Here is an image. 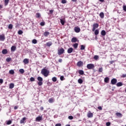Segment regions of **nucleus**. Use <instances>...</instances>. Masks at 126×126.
<instances>
[{"mask_svg": "<svg viewBox=\"0 0 126 126\" xmlns=\"http://www.w3.org/2000/svg\"><path fill=\"white\" fill-rule=\"evenodd\" d=\"M98 59H99V56L98 55H95L94 57V59L95 60V61H97V60H98Z\"/></svg>", "mask_w": 126, "mask_h": 126, "instance_id": "33", "label": "nucleus"}, {"mask_svg": "<svg viewBox=\"0 0 126 126\" xmlns=\"http://www.w3.org/2000/svg\"><path fill=\"white\" fill-rule=\"evenodd\" d=\"M74 30L76 32V33H79V32H80V28L75 27Z\"/></svg>", "mask_w": 126, "mask_h": 126, "instance_id": "7", "label": "nucleus"}, {"mask_svg": "<svg viewBox=\"0 0 126 126\" xmlns=\"http://www.w3.org/2000/svg\"><path fill=\"white\" fill-rule=\"evenodd\" d=\"M10 61H11V58H7L6 59V61L7 62V63H9V62H10Z\"/></svg>", "mask_w": 126, "mask_h": 126, "instance_id": "42", "label": "nucleus"}, {"mask_svg": "<svg viewBox=\"0 0 126 126\" xmlns=\"http://www.w3.org/2000/svg\"><path fill=\"white\" fill-rule=\"evenodd\" d=\"M78 83H79L80 84H82V83H83V80H82V79H79L78 80Z\"/></svg>", "mask_w": 126, "mask_h": 126, "instance_id": "30", "label": "nucleus"}, {"mask_svg": "<svg viewBox=\"0 0 126 126\" xmlns=\"http://www.w3.org/2000/svg\"><path fill=\"white\" fill-rule=\"evenodd\" d=\"M32 44H37V40L36 39H33L32 40Z\"/></svg>", "mask_w": 126, "mask_h": 126, "instance_id": "43", "label": "nucleus"}, {"mask_svg": "<svg viewBox=\"0 0 126 126\" xmlns=\"http://www.w3.org/2000/svg\"><path fill=\"white\" fill-rule=\"evenodd\" d=\"M123 10L126 12V5L123 6Z\"/></svg>", "mask_w": 126, "mask_h": 126, "instance_id": "49", "label": "nucleus"}, {"mask_svg": "<svg viewBox=\"0 0 126 126\" xmlns=\"http://www.w3.org/2000/svg\"><path fill=\"white\" fill-rule=\"evenodd\" d=\"M37 80L39 81L37 83L38 86H42L43 85V78L39 76L37 77Z\"/></svg>", "mask_w": 126, "mask_h": 126, "instance_id": "2", "label": "nucleus"}, {"mask_svg": "<svg viewBox=\"0 0 126 126\" xmlns=\"http://www.w3.org/2000/svg\"><path fill=\"white\" fill-rule=\"evenodd\" d=\"M7 53H8V51H7V50L6 49H3L2 50V54H3V55H6Z\"/></svg>", "mask_w": 126, "mask_h": 126, "instance_id": "20", "label": "nucleus"}, {"mask_svg": "<svg viewBox=\"0 0 126 126\" xmlns=\"http://www.w3.org/2000/svg\"><path fill=\"white\" fill-rule=\"evenodd\" d=\"M72 52H73V48L71 47V48H69L68 49V50H67L68 54H71V53H72Z\"/></svg>", "mask_w": 126, "mask_h": 126, "instance_id": "10", "label": "nucleus"}, {"mask_svg": "<svg viewBox=\"0 0 126 126\" xmlns=\"http://www.w3.org/2000/svg\"><path fill=\"white\" fill-rule=\"evenodd\" d=\"M36 18H40L41 17V14L40 13H37L36 14Z\"/></svg>", "mask_w": 126, "mask_h": 126, "instance_id": "29", "label": "nucleus"}, {"mask_svg": "<svg viewBox=\"0 0 126 126\" xmlns=\"http://www.w3.org/2000/svg\"><path fill=\"white\" fill-rule=\"evenodd\" d=\"M116 115L117 116V117H119L120 118H122V117H123V114H122V113H119V112H117L116 113Z\"/></svg>", "mask_w": 126, "mask_h": 126, "instance_id": "22", "label": "nucleus"}, {"mask_svg": "<svg viewBox=\"0 0 126 126\" xmlns=\"http://www.w3.org/2000/svg\"><path fill=\"white\" fill-rule=\"evenodd\" d=\"M81 50H85V46L83 45H81Z\"/></svg>", "mask_w": 126, "mask_h": 126, "instance_id": "44", "label": "nucleus"}, {"mask_svg": "<svg viewBox=\"0 0 126 126\" xmlns=\"http://www.w3.org/2000/svg\"><path fill=\"white\" fill-rule=\"evenodd\" d=\"M99 0V1H101V2H103L104 0Z\"/></svg>", "mask_w": 126, "mask_h": 126, "instance_id": "63", "label": "nucleus"}, {"mask_svg": "<svg viewBox=\"0 0 126 126\" xmlns=\"http://www.w3.org/2000/svg\"><path fill=\"white\" fill-rule=\"evenodd\" d=\"M103 71V68L100 67L98 69V72H102Z\"/></svg>", "mask_w": 126, "mask_h": 126, "instance_id": "45", "label": "nucleus"}, {"mask_svg": "<svg viewBox=\"0 0 126 126\" xmlns=\"http://www.w3.org/2000/svg\"><path fill=\"white\" fill-rule=\"evenodd\" d=\"M60 22L62 25H64V23H65V21L63 19H60Z\"/></svg>", "mask_w": 126, "mask_h": 126, "instance_id": "24", "label": "nucleus"}, {"mask_svg": "<svg viewBox=\"0 0 126 126\" xmlns=\"http://www.w3.org/2000/svg\"><path fill=\"white\" fill-rule=\"evenodd\" d=\"M14 110H17V109H18V107L17 106H15L14 108Z\"/></svg>", "mask_w": 126, "mask_h": 126, "instance_id": "60", "label": "nucleus"}, {"mask_svg": "<svg viewBox=\"0 0 126 126\" xmlns=\"http://www.w3.org/2000/svg\"><path fill=\"white\" fill-rule=\"evenodd\" d=\"M77 0H71V1H73L74 2H76Z\"/></svg>", "mask_w": 126, "mask_h": 126, "instance_id": "61", "label": "nucleus"}, {"mask_svg": "<svg viewBox=\"0 0 126 126\" xmlns=\"http://www.w3.org/2000/svg\"><path fill=\"white\" fill-rule=\"evenodd\" d=\"M59 63H62L63 62V59H60L58 60Z\"/></svg>", "mask_w": 126, "mask_h": 126, "instance_id": "55", "label": "nucleus"}, {"mask_svg": "<svg viewBox=\"0 0 126 126\" xmlns=\"http://www.w3.org/2000/svg\"><path fill=\"white\" fill-rule=\"evenodd\" d=\"M11 123H12V121H11V120H8L6 121V125H11Z\"/></svg>", "mask_w": 126, "mask_h": 126, "instance_id": "37", "label": "nucleus"}, {"mask_svg": "<svg viewBox=\"0 0 126 126\" xmlns=\"http://www.w3.org/2000/svg\"><path fill=\"white\" fill-rule=\"evenodd\" d=\"M65 126H70V125H66Z\"/></svg>", "mask_w": 126, "mask_h": 126, "instance_id": "64", "label": "nucleus"}, {"mask_svg": "<svg viewBox=\"0 0 126 126\" xmlns=\"http://www.w3.org/2000/svg\"><path fill=\"white\" fill-rule=\"evenodd\" d=\"M0 83L1 84H2V83H3V80H2V79H0Z\"/></svg>", "mask_w": 126, "mask_h": 126, "instance_id": "53", "label": "nucleus"}, {"mask_svg": "<svg viewBox=\"0 0 126 126\" xmlns=\"http://www.w3.org/2000/svg\"><path fill=\"white\" fill-rule=\"evenodd\" d=\"M117 87H120L121 86H123V85H124V84H123V83L120 82L117 83L116 84Z\"/></svg>", "mask_w": 126, "mask_h": 126, "instance_id": "19", "label": "nucleus"}, {"mask_svg": "<svg viewBox=\"0 0 126 126\" xmlns=\"http://www.w3.org/2000/svg\"><path fill=\"white\" fill-rule=\"evenodd\" d=\"M77 65L78 66H81V65H83V62H81V61H79L77 63Z\"/></svg>", "mask_w": 126, "mask_h": 126, "instance_id": "14", "label": "nucleus"}, {"mask_svg": "<svg viewBox=\"0 0 126 126\" xmlns=\"http://www.w3.org/2000/svg\"><path fill=\"white\" fill-rule=\"evenodd\" d=\"M60 80L63 81V80H64V77L63 76H61L60 77Z\"/></svg>", "mask_w": 126, "mask_h": 126, "instance_id": "46", "label": "nucleus"}, {"mask_svg": "<svg viewBox=\"0 0 126 126\" xmlns=\"http://www.w3.org/2000/svg\"><path fill=\"white\" fill-rule=\"evenodd\" d=\"M42 116H38L36 118L35 121L36 122H40L42 121Z\"/></svg>", "mask_w": 126, "mask_h": 126, "instance_id": "8", "label": "nucleus"}, {"mask_svg": "<svg viewBox=\"0 0 126 126\" xmlns=\"http://www.w3.org/2000/svg\"><path fill=\"white\" fill-rule=\"evenodd\" d=\"M9 73L10 74H14V70H9Z\"/></svg>", "mask_w": 126, "mask_h": 126, "instance_id": "38", "label": "nucleus"}, {"mask_svg": "<svg viewBox=\"0 0 126 126\" xmlns=\"http://www.w3.org/2000/svg\"><path fill=\"white\" fill-rule=\"evenodd\" d=\"M5 39V37H4V35H0V41H4Z\"/></svg>", "mask_w": 126, "mask_h": 126, "instance_id": "17", "label": "nucleus"}, {"mask_svg": "<svg viewBox=\"0 0 126 126\" xmlns=\"http://www.w3.org/2000/svg\"><path fill=\"white\" fill-rule=\"evenodd\" d=\"M23 63H25V64H27L29 63V59H25L23 60Z\"/></svg>", "mask_w": 126, "mask_h": 126, "instance_id": "9", "label": "nucleus"}, {"mask_svg": "<svg viewBox=\"0 0 126 126\" xmlns=\"http://www.w3.org/2000/svg\"><path fill=\"white\" fill-rule=\"evenodd\" d=\"M109 81H110V78L108 77H106L104 78V82L105 83H109Z\"/></svg>", "mask_w": 126, "mask_h": 126, "instance_id": "12", "label": "nucleus"}, {"mask_svg": "<svg viewBox=\"0 0 126 126\" xmlns=\"http://www.w3.org/2000/svg\"><path fill=\"white\" fill-rule=\"evenodd\" d=\"M40 25L41 26H44V25H45V22H42L40 23Z\"/></svg>", "mask_w": 126, "mask_h": 126, "instance_id": "52", "label": "nucleus"}, {"mask_svg": "<svg viewBox=\"0 0 126 126\" xmlns=\"http://www.w3.org/2000/svg\"><path fill=\"white\" fill-rule=\"evenodd\" d=\"M16 51V46H12L11 47V52H15Z\"/></svg>", "mask_w": 126, "mask_h": 126, "instance_id": "11", "label": "nucleus"}, {"mask_svg": "<svg viewBox=\"0 0 126 126\" xmlns=\"http://www.w3.org/2000/svg\"><path fill=\"white\" fill-rule=\"evenodd\" d=\"M30 81H31L32 82H33L34 81H35V78L32 77L30 78Z\"/></svg>", "mask_w": 126, "mask_h": 126, "instance_id": "40", "label": "nucleus"}, {"mask_svg": "<svg viewBox=\"0 0 126 126\" xmlns=\"http://www.w3.org/2000/svg\"><path fill=\"white\" fill-rule=\"evenodd\" d=\"M48 35H50V32H44V36H45V37H48Z\"/></svg>", "mask_w": 126, "mask_h": 126, "instance_id": "23", "label": "nucleus"}, {"mask_svg": "<svg viewBox=\"0 0 126 126\" xmlns=\"http://www.w3.org/2000/svg\"><path fill=\"white\" fill-rule=\"evenodd\" d=\"M78 73L80 75H83V74H84V71L83 70L79 69L78 70Z\"/></svg>", "mask_w": 126, "mask_h": 126, "instance_id": "18", "label": "nucleus"}, {"mask_svg": "<svg viewBox=\"0 0 126 126\" xmlns=\"http://www.w3.org/2000/svg\"><path fill=\"white\" fill-rule=\"evenodd\" d=\"M101 36H106V31L105 30H102L100 33Z\"/></svg>", "mask_w": 126, "mask_h": 126, "instance_id": "16", "label": "nucleus"}, {"mask_svg": "<svg viewBox=\"0 0 126 126\" xmlns=\"http://www.w3.org/2000/svg\"><path fill=\"white\" fill-rule=\"evenodd\" d=\"M97 108H98V110H100V111H101L102 110V107H101V106H98Z\"/></svg>", "mask_w": 126, "mask_h": 126, "instance_id": "57", "label": "nucleus"}, {"mask_svg": "<svg viewBox=\"0 0 126 126\" xmlns=\"http://www.w3.org/2000/svg\"><path fill=\"white\" fill-rule=\"evenodd\" d=\"M55 126H62V124H56Z\"/></svg>", "mask_w": 126, "mask_h": 126, "instance_id": "56", "label": "nucleus"}, {"mask_svg": "<svg viewBox=\"0 0 126 126\" xmlns=\"http://www.w3.org/2000/svg\"><path fill=\"white\" fill-rule=\"evenodd\" d=\"M99 27V24L95 23L94 24L93 26V31H95L96 28H98Z\"/></svg>", "mask_w": 126, "mask_h": 126, "instance_id": "6", "label": "nucleus"}, {"mask_svg": "<svg viewBox=\"0 0 126 126\" xmlns=\"http://www.w3.org/2000/svg\"><path fill=\"white\" fill-rule=\"evenodd\" d=\"M94 31V35H98V34H99V30H95Z\"/></svg>", "mask_w": 126, "mask_h": 126, "instance_id": "35", "label": "nucleus"}, {"mask_svg": "<svg viewBox=\"0 0 126 126\" xmlns=\"http://www.w3.org/2000/svg\"><path fill=\"white\" fill-rule=\"evenodd\" d=\"M87 67L88 69H93V68L95 67V66L94 65V64L90 63L87 65Z\"/></svg>", "mask_w": 126, "mask_h": 126, "instance_id": "3", "label": "nucleus"}, {"mask_svg": "<svg viewBox=\"0 0 126 126\" xmlns=\"http://www.w3.org/2000/svg\"><path fill=\"white\" fill-rule=\"evenodd\" d=\"M118 82V80L116 78H113L111 81V83L112 85H115Z\"/></svg>", "mask_w": 126, "mask_h": 126, "instance_id": "5", "label": "nucleus"}, {"mask_svg": "<svg viewBox=\"0 0 126 126\" xmlns=\"http://www.w3.org/2000/svg\"><path fill=\"white\" fill-rule=\"evenodd\" d=\"M52 81H53V82H56V81H57V77H53L52 78Z\"/></svg>", "mask_w": 126, "mask_h": 126, "instance_id": "36", "label": "nucleus"}, {"mask_svg": "<svg viewBox=\"0 0 126 126\" xmlns=\"http://www.w3.org/2000/svg\"><path fill=\"white\" fill-rule=\"evenodd\" d=\"M1 8H2V5H0V9H1Z\"/></svg>", "mask_w": 126, "mask_h": 126, "instance_id": "62", "label": "nucleus"}, {"mask_svg": "<svg viewBox=\"0 0 126 126\" xmlns=\"http://www.w3.org/2000/svg\"><path fill=\"white\" fill-rule=\"evenodd\" d=\"M87 117H88V118H93V113H92L91 112L88 113Z\"/></svg>", "mask_w": 126, "mask_h": 126, "instance_id": "15", "label": "nucleus"}, {"mask_svg": "<svg viewBox=\"0 0 126 126\" xmlns=\"http://www.w3.org/2000/svg\"><path fill=\"white\" fill-rule=\"evenodd\" d=\"M13 27V26L11 24H9L8 26V29H11H11H12Z\"/></svg>", "mask_w": 126, "mask_h": 126, "instance_id": "31", "label": "nucleus"}, {"mask_svg": "<svg viewBox=\"0 0 126 126\" xmlns=\"http://www.w3.org/2000/svg\"><path fill=\"white\" fill-rule=\"evenodd\" d=\"M64 54V49L63 48H61L58 51V54L60 56V55H63Z\"/></svg>", "mask_w": 126, "mask_h": 126, "instance_id": "4", "label": "nucleus"}, {"mask_svg": "<svg viewBox=\"0 0 126 126\" xmlns=\"http://www.w3.org/2000/svg\"><path fill=\"white\" fill-rule=\"evenodd\" d=\"M49 73H50V71L46 68H43L41 70V74H42L45 77H47L49 75Z\"/></svg>", "mask_w": 126, "mask_h": 126, "instance_id": "1", "label": "nucleus"}, {"mask_svg": "<svg viewBox=\"0 0 126 126\" xmlns=\"http://www.w3.org/2000/svg\"><path fill=\"white\" fill-rule=\"evenodd\" d=\"M106 126H111V123H110V122H107V123H106Z\"/></svg>", "mask_w": 126, "mask_h": 126, "instance_id": "48", "label": "nucleus"}, {"mask_svg": "<svg viewBox=\"0 0 126 126\" xmlns=\"http://www.w3.org/2000/svg\"><path fill=\"white\" fill-rule=\"evenodd\" d=\"M73 47L75 49H76L78 47V43H74L73 44Z\"/></svg>", "mask_w": 126, "mask_h": 126, "instance_id": "41", "label": "nucleus"}, {"mask_svg": "<svg viewBox=\"0 0 126 126\" xmlns=\"http://www.w3.org/2000/svg\"><path fill=\"white\" fill-rule=\"evenodd\" d=\"M52 45V42H48L46 43V46H47V47H51Z\"/></svg>", "mask_w": 126, "mask_h": 126, "instance_id": "27", "label": "nucleus"}, {"mask_svg": "<svg viewBox=\"0 0 126 126\" xmlns=\"http://www.w3.org/2000/svg\"><path fill=\"white\" fill-rule=\"evenodd\" d=\"M68 119H69V120H73V117L72 116H68Z\"/></svg>", "mask_w": 126, "mask_h": 126, "instance_id": "47", "label": "nucleus"}, {"mask_svg": "<svg viewBox=\"0 0 126 126\" xmlns=\"http://www.w3.org/2000/svg\"><path fill=\"white\" fill-rule=\"evenodd\" d=\"M14 87V84L13 83H10L9 85V89H12Z\"/></svg>", "mask_w": 126, "mask_h": 126, "instance_id": "26", "label": "nucleus"}, {"mask_svg": "<svg viewBox=\"0 0 126 126\" xmlns=\"http://www.w3.org/2000/svg\"><path fill=\"white\" fill-rule=\"evenodd\" d=\"M49 103H54V99L53 98H51L48 100Z\"/></svg>", "mask_w": 126, "mask_h": 126, "instance_id": "32", "label": "nucleus"}, {"mask_svg": "<svg viewBox=\"0 0 126 126\" xmlns=\"http://www.w3.org/2000/svg\"><path fill=\"white\" fill-rule=\"evenodd\" d=\"M18 34L19 35H22V34H23V32L22 31V30H19L18 32Z\"/></svg>", "mask_w": 126, "mask_h": 126, "instance_id": "34", "label": "nucleus"}, {"mask_svg": "<svg viewBox=\"0 0 126 126\" xmlns=\"http://www.w3.org/2000/svg\"><path fill=\"white\" fill-rule=\"evenodd\" d=\"M40 110L41 111H43V110H44V107H41L40 108Z\"/></svg>", "mask_w": 126, "mask_h": 126, "instance_id": "59", "label": "nucleus"}, {"mask_svg": "<svg viewBox=\"0 0 126 126\" xmlns=\"http://www.w3.org/2000/svg\"><path fill=\"white\" fill-rule=\"evenodd\" d=\"M62 3H66V0H62Z\"/></svg>", "mask_w": 126, "mask_h": 126, "instance_id": "50", "label": "nucleus"}, {"mask_svg": "<svg viewBox=\"0 0 126 126\" xmlns=\"http://www.w3.org/2000/svg\"><path fill=\"white\" fill-rule=\"evenodd\" d=\"M19 72H20L21 74H23V73H24V69H19Z\"/></svg>", "mask_w": 126, "mask_h": 126, "instance_id": "39", "label": "nucleus"}, {"mask_svg": "<svg viewBox=\"0 0 126 126\" xmlns=\"http://www.w3.org/2000/svg\"><path fill=\"white\" fill-rule=\"evenodd\" d=\"M8 2H9V0H4V4L5 6L8 4Z\"/></svg>", "mask_w": 126, "mask_h": 126, "instance_id": "28", "label": "nucleus"}, {"mask_svg": "<svg viewBox=\"0 0 126 126\" xmlns=\"http://www.w3.org/2000/svg\"><path fill=\"white\" fill-rule=\"evenodd\" d=\"M121 77H123V78H125V77H126V74H123L121 76Z\"/></svg>", "mask_w": 126, "mask_h": 126, "instance_id": "51", "label": "nucleus"}, {"mask_svg": "<svg viewBox=\"0 0 126 126\" xmlns=\"http://www.w3.org/2000/svg\"><path fill=\"white\" fill-rule=\"evenodd\" d=\"M71 42L72 43H76V42H77V38L76 37H73L71 39Z\"/></svg>", "mask_w": 126, "mask_h": 126, "instance_id": "13", "label": "nucleus"}, {"mask_svg": "<svg viewBox=\"0 0 126 126\" xmlns=\"http://www.w3.org/2000/svg\"><path fill=\"white\" fill-rule=\"evenodd\" d=\"M49 12H50V14H53V12H54V10H50L49 11Z\"/></svg>", "mask_w": 126, "mask_h": 126, "instance_id": "54", "label": "nucleus"}, {"mask_svg": "<svg viewBox=\"0 0 126 126\" xmlns=\"http://www.w3.org/2000/svg\"><path fill=\"white\" fill-rule=\"evenodd\" d=\"M115 61H110V63L111 64H112L113 63H115Z\"/></svg>", "mask_w": 126, "mask_h": 126, "instance_id": "58", "label": "nucleus"}, {"mask_svg": "<svg viewBox=\"0 0 126 126\" xmlns=\"http://www.w3.org/2000/svg\"><path fill=\"white\" fill-rule=\"evenodd\" d=\"M26 120V117H24L22 119H21L20 121V124H24L25 121Z\"/></svg>", "mask_w": 126, "mask_h": 126, "instance_id": "21", "label": "nucleus"}, {"mask_svg": "<svg viewBox=\"0 0 126 126\" xmlns=\"http://www.w3.org/2000/svg\"><path fill=\"white\" fill-rule=\"evenodd\" d=\"M104 13L103 12H100L99 14V16L100 18H102V19L104 18Z\"/></svg>", "mask_w": 126, "mask_h": 126, "instance_id": "25", "label": "nucleus"}]
</instances>
